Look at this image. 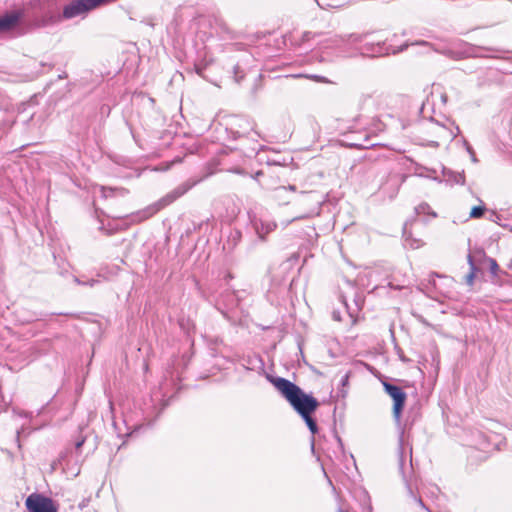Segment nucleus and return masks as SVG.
Instances as JSON below:
<instances>
[{"label": "nucleus", "instance_id": "obj_13", "mask_svg": "<svg viewBox=\"0 0 512 512\" xmlns=\"http://www.w3.org/2000/svg\"><path fill=\"white\" fill-rule=\"evenodd\" d=\"M374 145H375L374 143H370L369 136L367 133H365V135H364L363 142H352V143L347 144V146L354 147V148H368V147L374 146Z\"/></svg>", "mask_w": 512, "mask_h": 512}, {"label": "nucleus", "instance_id": "obj_34", "mask_svg": "<svg viewBox=\"0 0 512 512\" xmlns=\"http://www.w3.org/2000/svg\"><path fill=\"white\" fill-rule=\"evenodd\" d=\"M262 174V171H257L252 177L257 180Z\"/></svg>", "mask_w": 512, "mask_h": 512}, {"label": "nucleus", "instance_id": "obj_38", "mask_svg": "<svg viewBox=\"0 0 512 512\" xmlns=\"http://www.w3.org/2000/svg\"><path fill=\"white\" fill-rule=\"evenodd\" d=\"M417 501H418V503H419L423 508L427 509V508L425 507V505H424V503H423V501H422V499H421V498H419Z\"/></svg>", "mask_w": 512, "mask_h": 512}, {"label": "nucleus", "instance_id": "obj_19", "mask_svg": "<svg viewBox=\"0 0 512 512\" xmlns=\"http://www.w3.org/2000/svg\"><path fill=\"white\" fill-rule=\"evenodd\" d=\"M75 281L80 285H88V286H94L96 283H98V280L91 279L88 281H80L78 278H75Z\"/></svg>", "mask_w": 512, "mask_h": 512}, {"label": "nucleus", "instance_id": "obj_24", "mask_svg": "<svg viewBox=\"0 0 512 512\" xmlns=\"http://www.w3.org/2000/svg\"><path fill=\"white\" fill-rule=\"evenodd\" d=\"M349 380V373H346L341 378V385L346 386Z\"/></svg>", "mask_w": 512, "mask_h": 512}, {"label": "nucleus", "instance_id": "obj_35", "mask_svg": "<svg viewBox=\"0 0 512 512\" xmlns=\"http://www.w3.org/2000/svg\"><path fill=\"white\" fill-rule=\"evenodd\" d=\"M434 51H435V52H440V53H443V54H446V55H448V54H449V51H446V50H443V51H442V50H439V49H437V48H434Z\"/></svg>", "mask_w": 512, "mask_h": 512}, {"label": "nucleus", "instance_id": "obj_18", "mask_svg": "<svg viewBox=\"0 0 512 512\" xmlns=\"http://www.w3.org/2000/svg\"><path fill=\"white\" fill-rule=\"evenodd\" d=\"M362 120L361 116L356 117L353 120V124L349 127L351 133L360 132L363 127H358V123Z\"/></svg>", "mask_w": 512, "mask_h": 512}, {"label": "nucleus", "instance_id": "obj_21", "mask_svg": "<svg viewBox=\"0 0 512 512\" xmlns=\"http://www.w3.org/2000/svg\"><path fill=\"white\" fill-rule=\"evenodd\" d=\"M489 263H490V270L493 274H496L497 270H498V264L496 262V260L490 258L489 259Z\"/></svg>", "mask_w": 512, "mask_h": 512}, {"label": "nucleus", "instance_id": "obj_41", "mask_svg": "<svg viewBox=\"0 0 512 512\" xmlns=\"http://www.w3.org/2000/svg\"><path fill=\"white\" fill-rule=\"evenodd\" d=\"M333 316H334V318H335V319H337V320L339 319V318H338V314L333 313Z\"/></svg>", "mask_w": 512, "mask_h": 512}, {"label": "nucleus", "instance_id": "obj_15", "mask_svg": "<svg viewBox=\"0 0 512 512\" xmlns=\"http://www.w3.org/2000/svg\"><path fill=\"white\" fill-rule=\"evenodd\" d=\"M312 414H308L306 416H303L302 419L305 421L306 425L308 426L310 432L312 434H315L318 431L317 424L315 420L311 416Z\"/></svg>", "mask_w": 512, "mask_h": 512}, {"label": "nucleus", "instance_id": "obj_32", "mask_svg": "<svg viewBox=\"0 0 512 512\" xmlns=\"http://www.w3.org/2000/svg\"><path fill=\"white\" fill-rule=\"evenodd\" d=\"M195 70L198 75L202 74V67H200L198 64L195 65Z\"/></svg>", "mask_w": 512, "mask_h": 512}, {"label": "nucleus", "instance_id": "obj_28", "mask_svg": "<svg viewBox=\"0 0 512 512\" xmlns=\"http://www.w3.org/2000/svg\"><path fill=\"white\" fill-rule=\"evenodd\" d=\"M230 171L233 173H236V174H241V175L245 174V172L240 168H233Z\"/></svg>", "mask_w": 512, "mask_h": 512}, {"label": "nucleus", "instance_id": "obj_4", "mask_svg": "<svg viewBox=\"0 0 512 512\" xmlns=\"http://www.w3.org/2000/svg\"><path fill=\"white\" fill-rule=\"evenodd\" d=\"M369 35L370 34H368V33L349 34V35L343 36L341 39L343 42H350L353 44L363 43V45L359 48V50L363 56H367V57H379V56L388 55L390 53L396 54V53L403 51L404 49H406L409 46L408 43H405L404 45H402L398 48H394L391 44L387 43V41H388L387 39L386 40L367 41V38L369 37Z\"/></svg>", "mask_w": 512, "mask_h": 512}, {"label": "nucleus", "instance_id": "obj_26", "mask_svg": "<svg viewBox=\"0 0 512 512\" xmlns=\"http://www.w3.org/2000/svg\"><path fill=\"white\" fill-rule=\"evenodd\" d=\"M84 442H85V439H84V438H82V439H80V440L76 441V443H75V448H76V449L81 448V447H82V445L84 444Z\"/></svg>", "mask_w": 512, "mask_h": 512}, {"label": "nucleus", "instance_id": "obj_39", "mask_svg": "<svg viewBox=\"0 0 512 512\" xmlns=\"http://www.w3.org/2000/svg\"><path fill=\"white\" fill-rule=\"evenodd\" d=\"M471 160H472L473 162H477V158H476V156H475V153H473V155H471Z\"/></svg>", "mask_w": 512, "mask_h": 512}, {"label": "nucleus", "instance_id": "obj_6", "mask_svg": "<svg viewBox=\"0 0 512 512\" xmlns=\"http://www.w3.org/2000/svg\"><path fill=\"white\" fill-rule=\"evenodd\" d=\"M26 507L30 512H57L53 500L40 494L29 495Z\"/></svg>", "mask_w": 512, "mask_h": 512}, {"label": "nucleus", "instance_id": "obj_37", "mask_svg": "<svg viewBox=\"0 0 512 512\" xmlns=\"http://www.w3.org/2000/svg\"><path fill=\"white\" fill-rule=\"evenodd\" d=\"M477 50H478V51L476 52V54H477V55L484 56V54L482 53V51H480L478 48H477ZM472 53H475V50H472Z\"/></svg>", "mask_w": 512, "mask_h": 512}, {"label": "nucleus", "instance_id": "obj_2", "mask_svg": "<svg viewBox=\"0 0 512 512\" xmlns=\"http://www.w3.org/2000/svg\"><path fill=\"white\" fill-rule=\"evenodd\" d=\"M458 133L459 127L449 128L432 118L415 123L412 131L415 143L433 148L439 147L441 142H451Z\"/></svg>", "mask_w": 512, "mask_h": 512}, {"label": "nucleus", "instance_id": "obj_40", "mask_svg": "<svg viewBox=\"0 0 512 512\" xmlns=\"http://www.w3.org/2000/svg\"><path fill=\"white\" fill-rule=\"evenodd\" d=\"M409 463L412 466L411 449H409Z\"/></svg>", "mask_w": 512, "mask_h": 512}, {"label": "nucleus", "instance_id": "obj_16", "mask_svg": "<svg viewBox=\"0 0 512 512\" xmlns=\"http://www.w3.org/2000/svg\"><path fill=\"white\" fill-rule=\"evenodd\" d=\"M485 212V207L483 206H475L472 208L471 212H470V217L472 218H480L481 216H483Z\"/></svg>", "mask_w": 512, "mask_h": 512}, {"label": "nucleus", "instance_id": "obj_5", "mask_svg": "<svg viewBox=\"0 0 512 512\" xmlns=\"http://www.w3.org/2000/svg\"><path fill=\"white\" fill-rule=\"evenodd\" d=\"M383 387L385 392L393 399V416L396 421H399L405 404L406 394L401 387L389 382H383Z\"/></svg>", "mask_w": 512, "mask_h": 512}, {"label": "nucleus", "instance_id": "obj_23", "mask_svg": "<svg viewBox=\"0 0 512 512\" xmlns=\"http://www.w3.org/2000/svg\"><path fill=\"white\" fill-rule=\"evenodd\" d=\"M234 74H235V79H236V81H237V82H239V81H240V79H242V78H243V75H242V74H241V75H239V66H235V67H234Z\"/></svg>", "mask_w": 512, "mask_h": 512}, {"label": "nucleus", "instance_id": "obj_25", "mask_svg": "<svg viewBox=\"0 0 512 512\" xmlns=\"http://www.w3.org/2000/svg\"><path fill=\"white\" fill-rule=\"evenodd\" d=\"M411 45H422V46H428V47H432V44L427 42V41H417L415 43H411Z\"/></svg>", "mask_w": 512, "mask_h": 512}, {"label": "nucleus", "instance_id": "obj_7", "mask_svg": "<svg viewBox=\"0 0 512 512\" xmlns=\"http://www.w3.org/2000/svg\"><path fill=\"white\" fill-rule=\"evenodd\" d=\"M22 10H14L0 16V33L13 30L23 18Z\"/></svg>", "mask_w": 512, "mask_h": 512}, {"label": "nucleus", "instance_id": "obj_8", "mask_svg": "<svg viewBox=\"0 0 512 512\" xmlns=\"http://www.w3.org/2000/svg\"><path fill=\"white\" fill-rule=\"evenodd\" d=\"M250 222L261 240H264L266 235L274 231L276 223L270 220L258 218L257 216H250Z\"/></svg>", "mask_w": 512, "mask_h": 512}, {"label": "nucleus", "instance_id": "obj_31", "mask_svg": "<svg viewBox=\"0 0 512 512\" xmlns=\"http://www.w3.org/2000/svg\"><path fill=\"white\" fill-rule=\"evenodd\" d=\"M414 242H415V244L414 243L410 244L412 248H419L422 245V243L420 241L415 240Z\"/></svg>", "mask_w": 512, "mask_h": 512}, {"label": "nucleus", "instance_id": "obj_20", "mask_svg": "<svg viewBox=\"0 0 512 512\" xmlns=\"http://www.w3.org/2000/svg\"><path fill=\"white\" fill-rule=\"evenodd\" d=\"M313 36L314 35L312 34V32H309V31L303 32L302 36H301V43L309 41Z\"/></svg>", "mask_w": 512, "mask_h": 512}, {"label": "nucleus", "instance_id": "obj_36", "mask_svg": "<svg viewBox=\"0 0 512 512\" xmlns=\"http://www.w3.org/2000/svg\"><path fill=\"white\" fill-rule=\"evenodd\" d=\"M404 236H405V240L408 241V231H407L406 225L404 226Z\"/></svg>", "mask_w": 512, "mask_h": 512}, {"label": "nucleus", "instance_id": "obj_12", "mask_svg": "<svg viewBox=\"0 0 512 512\" xmlns=\"http://www.w3.org/2000/svg\"><path fill=\"white\" fill-rule=\"evenodd\" d=\"M468 263L470 265V272L466 276V282L468 285H472L474 282V278H475L476 266H475V264L473 262V258L470 254L468 255Z\"/></svg>", "mask_w": 512, "mask_h": 512}, {"label": "nucleus", "instance_id": "obj_33", "mask_svg": "<svg viewBox=\"0 0 512 512\" xmlns=\"http://www.w3.org/2000/svg\"><path fill=\"white\" fill-rule=\"evenodd\" d=\"M107 191L112 192V189H106L105 187H101V192L104 197H107V194H106Z\"/></svg>", "mask_w": 512, "mask_h": 512}, {"label": "nucleus", "instance_id": "obj_42", "mask_svg": "<svg viewBox=\"0 0 512 512\" xmlns=\"http://www.w3.org/2000/svg\"><path fill=\"white\" fill-rule=\"evenodd\" d=\"M333 316H334V318H335V319H337V320L339 319V318H338V314L333 313Z\"/></svg>", "mask_w": 512, "mask_h": 512}, {"label": "nucleus", "instance_id": "obj_11", "mask_svg": "<svg viewBox=\"0 0 512 512\" xmlns=\"http://www.w3.org/2000/svg\"><path fill=\"white\" fill-rule=\"evenodd\" d=\"M398 457H399V470L403 476V478H406L405 475V462H406V454H405V448H404V442H403V436L399 438V448H398Z\"/></svg>", "mask_w": 512, "mask_h": 512}, {"label": "nucleus", "instance_id": "obj_3", "mask_svg": "<svg viewBox=\"0 0 512 512\" xmlns=\"http://www.w3.org/2000/svg\"><path fill=\"white\" fill-rule=\"evenodd\" d=\"M214 170L209 169L208 172L203 175L202 177L198 179H189L185 181L184 183L180 184L176 188H174L172 191L167 193L165 196L160 198L158 201L152 203L151 205H148L147 207L132 213L129 218L132 223H140L146 219H149L156 213H158L160 210L164 209L168 205L172 204L174 201H176L178 198L186 194L191 188H193L197 183L202 181L203 179L207 178L208 176L214 174Z\"/></svg>", "mask_w": 512, "mask_h": 512}, {"label": "nucleus", "instance_id": "obj_27", "mask_svg": "<svg viewBox=\"0 0 512 512\" xmlns=\"http://www.w3.org/2000/svg\"><path fill=\"white\" fill-rule=\"evenodd\" d=\"M464 144H465L466 150L470 154V156L473 155L474 150L472 149V147L466 141L464 142Z\"/></svg>", "mask_w": 512, "mask_h": 512}, {"label": "nucleus", "instance_id": "obj_14", "mask_svg": "<svg viewBox=\"0 0 512 512\" xmlns=\"http://www.w3.org/2000/svg\"><path fill=\"white\" fill-rule=\"evenodd\" d=\"M415 212H416V214H418V215H421V214H428V215H432L433 217H436V213H434V212H432V211H431V208H430V206H429L427 203L419 204V205L415 208Z\"/></svg>", "mask_w": 512, "mask_h": 512}, {"label": "nucleus", "instance_id": "obj_9", "mask_svg": "<svg viewBox=\"0 0 512 512\" xmlns=\"http://www.w3.org/2000/svg\"><path fill=\"white\" fill-rule=\"evenodd\" d=\"M444 180L450 185H463L465 183V176L463 172H454L452 170L443 169Z\"/></svg>", "mask_w": 512, "mask_h": 512}, {"label": "nucleus", "instance_id": "obj_22", "mask_svg": "<svg viewBox=\"0 0 512 512\" xmlns=\"http://www.w3.org/2000/svg\"><path fill=\"white\" fill-rule=\"evenodd\" d=\"M478 49L482 52H489V53H497L499 52L497 49L495 48H489V47H478Z\"/></svg>", "mask_w": 512, "mask_h": 512}, {"label": "nucleus", "instance_id": "obj_1", "mask_svg": "<svg viewBox=\"0 0 512 512\" xmlns=\"http://www.w3.org/2000/svg\"><path fill=\"white\" fill-rule=\"evenodd\" d=\"M268 379L301 417L314 413L319 406L315 397L306 394L290 380L282 377H268Z\"/></svg>", "mask_w": 512, "mask_h": 512}, {"label": "nucleus", "instance_id": "obj_17", "mask_svg": "<svg viewBox=\"0 0 512 512\" xmlns=\"http://www.w3.org/2000/svg\"><path fill=\"white\" fill-rule=\"evenodd\" d=\"M287 190L290 191H296V187L294 185H289L288 187L282 186L275 189L276 197L281 198L282 193L286 192Z\"/></svg>", "mask_w": 512, "mask_h": 512}, {"label": "nucleus", "instance_id": "obj_10", "mask_svg": "<svg viewBox=\"0 0 512 512\" xmlns=\"http://www.w3.org/2000/svg\"><path fill=\"white\" fill-rule=\"evenodd\" d=\"M287 77H291V78H306V79H310L312 81H315L317 83H324V84H331L332 82L325 76H321V75H317V74H302V73H299V74H291V75H288Z\"/></svg>", "mask_w": 512, "mask_h": 512}, {"label": "nucleus", "instance_id": "obj_29", "mask_svg": "<svg viewBox=\"0 0 512 512\" xmlns=\"http://www.w3.org/2000/svg\"><path fill=\"white\" fill-rule=\"evenodd\" d=\"M312 215H313V213H309V214L301 215V216H298V217L294 218L293 220L309 218V217H311Z\"/></svg>", "mask_w": 512, "mask_h": 512}, {"label": "nucleus", "instance_id": "obj_30", "mask_svg": "<svg viewBox=\"0 0 512 512\" xmlns=\"http://www.w3.org/2000/svg\"><path fill=\"white\" fill-rule=\"evenodd\" d=\"M241 122H243V124L247 127H251V123H250V120L249 119H246V118H243L240 120Z\"/></svg>", "mask_w": 512, "mask_h": 512}, {"label": "nucleus", "instance_id": "obj_43", "mask_svg": "<svg viewBox=\"0 0 512 512\" xmlns=\"http://www.w3.org/2000/svg\"><path fill=\"white\" fill-rule=\"evenodd\" d=\"M428 511H429V512H432V511H430V510H428Z\"/></svg>", "mask_w": 512, "mask_h": 512}]
</instances>
